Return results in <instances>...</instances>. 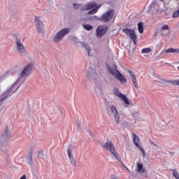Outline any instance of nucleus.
Returning a JSON list of instances; mask_svg holds the SVG:
<instances>
[{"instance_id":"obj_1","label":"nucleus","mask_w":179,"mask_h":179,"mask_svg":"<svg viewBox=\"0 0 179 179\" xmlns=\"http://www.w3.org/2000/svg\"><path fill=\"white\" fill-rule=\"evenodd\" d=\"M31 69H33V64L31 63L28 64L21 72V76H19L17 80L14 83V84L7 90L4 93L2 94L1 98H0V103H2L5 99L9 97V96H12L15 92H16L22 85H23V82H20L22 80V78H26V76H29L30 75V72H31Z\"/></svg>"},{"instance_id":"obj_2","label":"nucleus","mask_w":179,"mask_h":179,"mask_svg":"<svg viewBox=\"0 0 179 179\" xmlns=\"http://www.w3.org/2000/svg\"><path fill=\"white\" fill-rule=\"evenodd\" d=\"M106 69H108V73L115 76V79L119 80L122 85L123 83H127V77L124 76V74L121 73L120 70L117 69V64H113L112 67L110 66L108 64H106Z\"/></svg>"},{"instance_id":"obj_3","label":"nucleus","mask_w":179,"mask_h":179,"mask_svg":"<svg viewBox=\"0 0 179 179\" xmlns=\"http://www.w3.org/2000/svg\"><path fill=\"white\" fill-rule=\"evenodd\" d=\"M114 10H109L106 13L102 14L100 17L96 15L90 17V20H98L99 22H101L103 23H108V22L113 20V18L114 17Z\"/></svg>"},{"instance_id":"obj_4","label":"nucleus","mask_w":179,"mask_h":179,"mask_svg":"<svg viewBox=\"0 0 179 179\" xmlns=\"http://www.w3.org/2000/svg\"><path fill=\"white\" fill-rule=\"evenodd\" d=\"M101 147L103 149H106V150H108V152H110V153L114 156V157L118 160V162H121V157H120V154L117 152V150H115V148L114 147V144H113V142L111 141H106L104 143H101Z\"/></svg>"},{"instance_id":"obj_5","label":"nucleus","mask_w":179,"mask_h":179,"mask_svg":"<svg viewBox=\"0 0 179 179\" xmlns=\"http://www.w3.org/2000/svg\"><path fill=\"white\" fill-rule=\"evenodd\" d=\"M100 6V5H97V3L91 1L85 6V8L83 9V10H89L87 12V15H95V13L99 12Z\"/></svg>"},{"instance_id":"obj_6","label":"nucleus","mask_w":179,"mask_h":179,"mask_svg":"<svg viewBox=\"0 0 179 179\" xmlns=\"http://www.w3.org/2000/svg\"><path fill=\"white\" fill-rule=\"evenodd\" d=\"M10 138H12V133L10 132V130H9L8 127L6 126L3 131L1 136H0V145H3V143L8 139H10Z\"/></svg>"},{"instance_id":"obj_7","label":"nucleus","mask_w":179,"mask_h":179,"mask_svg":"<svg viewBox=\"0 0 179 179\" xmlns=\"http://www.w3.org/2000/svg\"><path fill=\"white\" fill-rule=\"evenodd\" d=\"M69 28H64L60 30L54 37L53 40L55 43H59V41H62V38L66 36V34H69Z\"/></svg>"},{"instance_id":"obj_8","label":"nucleus","mask_w":179,"mask_h":179,"mask_svg":"<svg viewBox=\"0 0 179 179\" xmlns=\"http://www.w3.org/2000/svg\"><path fill=\"white\" fill-rule=\"evenodd\" d=\"M34 22L36 24V31L38 33V34H44V23L41 20H40V17H38L37 15L34 17Z\"/></svg>"},{"instance_id":"obj_9","label":"nucleus","mask_w":179,"mask_h":179,"mask_svg":"<svg viewBox=\"0 0 179 179\" xmlns=\"http://www.w3.org/2000/svg\"><path fill=\"white\" fill-rule=\"evenodd\" d=\"M133 142L135 146L137 147L143 153V157H146V153L145 152V149H143V148H142V145L139 144V142H141V140L139 137L135 134H134L133 135Z\"/></svg>"},{"instance_id":"obj_10","label":"nucleus","mask_w":179,"mask_h":179,"mask_svg":"<svg viewBox=\"0 0 179 179\" xmlns=\"http://www.w3.org/2000/svg\"><path fill=\"white\" fill-rule=\"evenodd\" d=\"M108 31V27L101 25L96 30V37L98 38H101L104 36V34H106V33H107Z\"/></svg>"},{"instance_id":"obj_11","label":"nucleus","mask_w":179,"mask_h":179,"mask_svg":"<svg viewBox=\"0 0 179 179\" xmlns=\"http://www.w3.org/2000/svg\"><path fill=\"white\" fill-rule=\"evenodd\" d=\"M123 33H125L127 36H129V38L132 40L133 38H135V37H138L136 36V34H135V30L129 28H125L122 29Z\"/></svg>"},{"instance_id":"obj_12","label":"nucleus","mask_w":179,"mask_h":179,"mask_svg":"<svg viewBox=\"0 0 179 179\" xmlns=\"http://www.w3.org/2000/svg\"><path fill=\"white\" fill-rule=\"evenodd\" d=\"M128 73H129L130 76H131V80L133 82V85L136 89H138V81L136 80V75H135V73L134 71L127 69V70Z\"/></svg>"},{"instance_id":"obj_13","label":"nucleus","mask_w":179,"mask_h":179,"mask_svg":"<svg viewBox=\"0 0 179 179\" xmlns=\"http://www.w3.org/2000/svg\"><path fill=\"white\" fill-rule=\"evenodd\" d=\"M67 155H68L69 159L70 160L71 164H72V166H76L77 162L75 160V158L73 157V156H72V150L69 147L67 148Z\"/></svg>"},{"instance_id":"obj_14","label":"nucleus","mask_w":179,"mask_h":179,"mask_svg":"<svg viewBox=\"0 0 179 179\" xmlns=\"http://www.w3.org/2000/svg\"><path fill=\"white\" fill-rule=\"evenodd\" d=\"M87 76L88 78V79H96V78H97L98 74L97 73H96V70H94V69H92L91 70V71H87Z\"/></svg>"},{"instance_id":"obj_15","label":"nucleus","mask_w":179,"mask_h":179,"mask_svg":"<svg viewBox=\"0 0 179 179\" xmlns=\"http://www.w3.org/2000/svg\"><path fill=\"white\" fill-rule=\"evenodd\" d=\"M136 170L140 174L146 173V169L143 168V164L142 163H137Z\"/></svg>"},{"instance_id":"obj_16","label":"nucleus","mask_w":179,"mask_h":179,"mask_svg":"<svg viewBox=\"0 0 179 179\" xmlns=\"http://www.w3.org/2000/svg\"><path fill=\"white\" fill-rule=\"evenodd\" d=\"M27 163L29 164V166H34V162L33 161V150H30L29 155L27 158Z\"/></svg>"},{"instance_id":"obj_17","label":"nucleus","mask_w":179,"mask_h":179,"mask_svg":"<svg viewBox=\"0 0 179 179\" xmlns=\"http://www.w3.org/2000/svg\"><path fill=\"white\" fill-rule=\"evenodd\" d=\"M17 50L20 54H24L26 52V48L23 45V43H17Z\"/></svg>"},{"instance_id":"obj_18","label":"nucleus","mask_w":179,"mask_h":179,"mask_svg":"<svg viewBox=\"0 0 179 179\" xmlns=\"http://www.w3.org/2000/svg\"><path fill=\"white\" fill-rule=\"evenodd\" d=\"M106 108H108V107H110L113 114H114V113H115V114L116 113H118V110H117V107H115L114 105L110 103V102H106Z\"/></svg>"},{"instance_id":"obj_19","label":"nucleus","mask_w":179,"mask_h":179,"mask_svg":"<svg viewBox=\"0 0 179 179\" xmlns=\"http://www.w3.org/2000/svg\"><path fill=\"white\" fill-rule=\"evenodd\" d=\"M162 81L165 82V83H171V85H176L177 86H179V79L178 80H169L162 79Z\"/></svg>"},{"instance_id":"obj_20","label":"nucleus","mask_w":179,"mask_h":179,"mask_svg":"<svg viewBox=\"0 0 179 179\" xmlns=\"http://www.w3.org/2000/svg\"><path fill=\"white\" fill-rule=\"evenodd\" d=\"M95 94L97 96H100L103 93V88H101V85H96L95 87Z\"/></svg>"},{"instance_id":"obj_21","label":"nucleus","mask_w":179,"mask_h":179,"mask_svg":"<svg viewBox=\"0 0 179 179\" xmlns=\"http://www.w3.org/2000/svg\"><path fill=\"white\" fill-rule=\"evenodd\" d=\"M166 52L167 54H171L172 53H176V54H179V49H174L173 48H169L166 50ZM177 64H179V62H177Z\"/></svg>"},{"instance_id":"obj_22","label":"nucleus","mask_w":179,"mask_h":179,"mask_svg":"<svg viewBox=\"0 0 179 179\" xmlns=\"http://www.w3.org/2000/svg\"><path fill=\"white\" fill-rule=\"evenodd\" d=\"M80 43L82 44L83 48L86 50L88 56L90 57V46H89V45H87V43H82V42H80Z\"/></svg>"},{"instance_id":"obj_23","label":"nucleus","mask_w":179,"mask_h":179,"mask_svg":"<svg viewBox=\"0 0 179 179\" xmlns=\"http://www.w3.org/2000/svg\"><path fill=\"white\" fill-rule=\"evenodd\" d=\"M138 30L140 34H142L143 33V22L138 23Z\"/></svg>"},{"instance_id":"obj_24","label":"nucleus","mask_w":179,"mask_h":179,"mask_svg":"<svg viewBox=\"0 0 179 179\" xmlns=\"http://www.w3.org/2000/svg\"><path fill=\"white\" fill-rule=\"evenodd\" d=\"M13 37L15 38V43H16V45L17 44H20L22 43V39L20 38V35H18V34H14L13 35Z\"/></svg>"},{"instance_id":"obj_25","label":"nucleus","mask_w":179,"mask_h":179,"mask_svg":"<svg viewBox=\"0 0 179 179\" xmlns=\"http://www.w3.org/2000/svg\"><path fill=\"white\" fill-rule=\"evenodd\" d=\"M114 94L115 96H117V97H120V99H122L125 96V94L120 92V90L118 89H116V90L114 91Z\"/></svg>"},{"instance_id":"obj_26","label":"nucleus","mask_w":179,"mask_h":179,"mask_svg":"<svg viewBox=\"0 0 179 179\" xmlns=\"http://www.w3.org/2000/svg\"><path fill=\"white\" fill-rule=\"evenodd\" d=\"M122 100L127 106H129L131 104V102H129V99H128V97H127V95L122 96Z\"/></svg>"},{"instance_id":"obj_27","label":"nucleus","mask_w":179,"mask_h":179,"mask_svg":"<svg viewBox=\"0 0 179 179\" xmlns=\"http://www.w3.org/2000/svg\"><path fill=\"white\" fill-rule=\"evenodd\" d=\"M83 27L85 30H87L88 31H90V30H93V26L90 24H83Z\"/></svg>"},{"instance_id":"obj_28","label":"nucleus","mask_w":179,"mask_h":179,"mask_svg":"<svg viewBox=\"0 0 179 179\" xmlns=\"http://www.w3.org/2000/svg\"><path fill=\"white\" fill-rule=\"evenodd\" d=\"M114 117H115V120L116 124H118L120 123V114L118 113V112H116L115 113Z\"/></svg>"},{"instance_id":"obj_29","label":"nucleus","mask_w":179,"mask_h":179,"mask_svg":"<svg viewBox=\"0 0 179 179\" xmlns=\"http://www.w3.org/2000/svg\"><path fill=\"white\" fill-rule=\"evenodd\" d=\"M150 51H152V49H150V48H143L142 50V54H148V52H150Z\"/></svg>"},{"instance_id":"obj_30","label":"nucleus","mask_w":179,"mask_h":179,"mask_svg":"<svg viewBox=\"0 0 179 179\" xmlns=\"http://www.w3.org/2000/svg\"><path fill=\"white\" fill-rule=\"evenodd\" d=\"M38 157H40L41 159H44V152L43 150H41L38 152Z\"/></svg>"},{"instance_id":"obj_31","label":"nucleus","mask_w":179,"mask_h":179,"mask_svg":"<svg viewBox=\"0 0 179 179\" xmlns=\"http://www.w3.org/2000/svg\"><path fill=\"white\" fill-rule=\"evenodd\" d=\"M173 176L176 179H179V174L176 170H172Z\"/></svg>"},{"instance_id":"obj_32","label":"nucleus","mask_w":179,"mask_h":179,"mask_svg":"<svg viewBox=\"0 0 179 179\" xmlns=\"http://www.w3.org/2000/svg\"><path fill=\"white\" fill-rule=\"evenodd\" d=\"M178 16H179L178 11V10L174 11L172 15V17H178Z\"/></svg>"},{"instance_id":"obj_33","label":"nucleus","mask_w":179,"mask_h":179,"mask_svg":"<svg viewBox=\"0 0 179 179\" xmlns=\"http://www.w3.org/2000/svg\"><path fill=\"white\" fill-rule=\"evenodd\" d=\"M169 29H170V27L167 24H165L162 27V30H169Z\"/></svg>"},{"instance_id":"obj_34","label":"nucleus","mask_w":179,"mask_h":179,"mask_svg":"<svg viewBox=\"0 0 179 179\" xmlns=\"http://www.w3.org/2000/svg\"><path fill=\"white\" fill-rule=\"evenodd\" d=\"M155 6H156V1H153L150 6V8L152 9V8H155Z\"/></svg>"},{"instance_id":"obj_35","label":"nucleus","mask_w":179,"mask_h":179,"mask_svg":"<svg viewBox=\"0 0 179 179\" xmlns=\"http://www.w3.org/2000/svg\"><path fill=\"white\" fill-rule=\"evenodd\" d=\"M110 179H120L117 176H116L115 174L110 175Z\"/></svg>"},{"instance_id":"obj_36","label":"nucleus","mask_w":179,"mask_h":179,"mask_svg":"<svg viewBox=\"0 0 179 179\" xmlns=\"http://www.w3.org/2000/svg\"><path fill=\"white\" fill-rule=\"evenodd\" d=\"M74 9H79V4L74 3H73Z\"/></svg>"},{"instance_id":"obj_37","label":"nucleus","mask_w":179,"mask_h":179,"mask_svg":"<svg viewBox=\"0 0 179 179\" xmlns=\"http://www.w3.org/2000/svg\"><path fill=\"white\" fill-rule=\"evenodd\" d=\"M138 37H135V38H133L131 39V41H133L134 45H136V40H137Z\"/></svg>"},{"instance_id":"obj_38","label":"nucleus","mask_w":179,"mask_h":179,"mask_svg":"<svg viewBox=\"0 0 179 179\" xmlns=\"http://www.w3.org/2000/svg\"><path fill=\"white\" fill-rule=\"evenodd\" d=\"M149 142H150V145H152L153 146H155L156 148H157V146H159L156 143H155V142H153V141H152L150 140L149 141Z\"/></svg>"},{"instance_id":"obj_39","label":"nucleus","mask_w":179,"mask_h":179,"mask_svg":"<svg viewBox=\"0 0 179 179\" xmlns=\"http://www.w3.org/2000/svg\"><path fill=\"white\" fill-rule=\"evenodd\" d=\"M72 41H73V43H75V44H78V38H76V37H73V38H72Z\"/></svg>"},{"instance_id":"obj_40","label":"nucleus","mask_w":179,"mask_h":179,"mask_svg":"<svg viewBox=\"0 0 179 179\" xmlns=\"http://www.w3.org/2000/svg\"><path fill=\"white\" fill-rule=\"evenodd\" d=\"M33 176V179H38V176L37 175V173H34Z\"/></svg>"},{"instance_id":"obj_41","label":"nucleus","mask_w":179,"mask_h":179,"mask_svg":"<svg viewBox=\"0 0 179 179\" xmlns=\"http://www.w3.org/2000/svg\"><path fill=\"white\" fill-rule=\"evenodd\" d=\"M122 165L123 166L124 169H126V170H127V171H131V170H129V169L127 168V166H125V164H122Z\"/></svg>"},{"instance_id":"obj_42","label":"nucleus","mask_w":179,"mask_h":179,"mask_svg":"<svg viewBox=\"0 0 179 179\" xmlns=\"http://www.w3.org/2000/svg\"><path fill=\"white\" fill-rule=\"evenodd\" d=\"M3 80H5V77L4 76L0 78V83L3 82Z\"/></svg>"},{"instance_id":"obj_43","label":"nucleus","mask_w":179,"mask_h":179,"mask_svg":"<svg viewBox=\"0 0 179 179\" xmlns=\"http://www.w3.org/2000/svg\"><path fill=\"white\" fill-rule=\"evenodd\" d=\"M26 178H27L26 175H23L20 179H26Z\"/></svg>"},{"instance_id":"obj_44","label":"nucleus","mask_w":179,"mask_h":179,"mask_svg":"<svg viewBox=\"0 0 179 179\" xmlns=\"http://www.w3.org/2000/svg\"><path fill=\"white\" fill-rule=\"evenodd\" d=\"M170 155H171V156H173L174 155V152H169Z\"/></svg>"},{"instance_id":"obj_45","label":"nucleus","mask_w":179,"mask_h":179,"mask_svg":"<svg viewBox=\"0 0 179 179\" xmlns=\"http://www.w3.org/2000/svg\"><path fill=\"white\" fill-rule=\"evenodd\" d=\"M78 128H80V123L78 124Z\"/></svg>"},{"instance_id":"obj_46","label":"nucleus","mask_w":179,"mask_h":179,"mask_svg":"<svg viewBox=\"0 0 179 179\" xmlns=\"http://www.w3.org/2000/svg\"><path fill=\"white\" fill-rule=\"evenodd\" d=\"M4 152L6 155H8V151H6V150H4Z\"/></svg>"},{"instance_id":"obj_47","label":"nucleus","mask_w":179,"mask_h":179,"mask_svg":"<svg viewBox=\"0 0 179 179\" xmlns=\"http://www.w3.org/2000/svg\"><path fill=\"white\" fill-rule=\"evenodd\" d=\"M156 34H157V31H156V32L154 34L153 37H155V36H156Z\"/></svg>"},{"instance_id":"obj_48","label":"nucleus","mask_w":179,"mask_h":179,"mask_svg":"<svg viewBox=\"0 0 179 179\" xmlns=\"http://www.w3.org/2000/svg\"><path fill=\"white\" fill-rule=\"evenodd\" d=\"M161 34H162V36H166V34L162 33Z\"/></svg>"},{"instance_id":"obj_49","label":"nucleus","mask_w":179,"mask_h":179,"mask_svg":"<svg viewBox=\"0 0 179 179\" xmlns=\"http://www.w3.org/2000/svg\"><path fill=\"white\" fill-rule=\"evenodd\" d=\"M177 108H178V110H179V106H178V107H177Z\"/></svg>"},{"instance_id":"obj_50","label":"nucleus","mask_w":179,"mask_h":179,"mask_svg":"<svg viewBox=\"0 0 179 179\" xmlns=\"http://www.w3.org/2000/svg\"><path fill=\"white\" fill-rule=\"evenodd\" d=\"M178 69H179V66L178 67Z\"/></svg>"},{"instance_id":"obj_51","label":"nucleus","mask_w":179,"mask_h":179,"mask_svg":"<svg viewBox=\"0 0 179 179\" xmlns=\"http://www.w3.org/2000/svg\"><path fill=\"white\" fill-rule=\"evenodd\" d=\"M160 1H164V0H160Z\"/></svg>"}]
</instances>
